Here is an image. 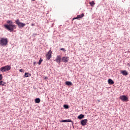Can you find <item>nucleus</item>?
<instances>
[{
    "label": "nucleus",
    "instance_id": "393cba45",
    "mask_svg": "<svg viewBox=\"0 0 130 130\" xmlns=\"http://www.w3.org/2000/svg\"><path fill=\"white\" fill-rule=\"evenodd\" d=\"M31 26H35V23H32L31 24Z\"/></svg>",
    "mask_w": 130,
    "mask_h": 130
},
{
    "label": "nucleus",
    "instance_id": "f03ea898",
    "mask_svg": "<svg viewBox=\"0 0 130 130\" xmlns=\"http://www.w3.org/2000/svg\"><path fill=\"white\" fill-rule=\"evenodd\" d=\"M9 43V40L7 38H1L0 45L2 46H7Z\"/></svg>",
    "mask_w": 130,
    "mask_h": 130
},
{
    "label": "nucleus",
    "instance_id": "4be33fe9",
    "mask_svg": "<svg viewBox=\"0 0 130 130\" xmlns=\"http://www.w3.org/2000/svg\"><path fill=\"white\" fill-rule=\"evenodd\" d=\"M3 80V75L0 74V81H2Z\"/></svg>",
    "mask_w": 130,
    "mask_h": 130
},
{
    "label": "nucleus",
    "instance_id": "f3484780",
    "mask_svg": "<svg viewBox=\"0 0 130 130\" xmlns=\"http://www.w3.org/2000/svg\"><path fill=\"white\" fill-rule=\"evenodd\" d=\"M40 101H41V100H40V99H39V98H37L35 99L36 103H40Z\"/></svg>",
    "mask_w": 130,
    "mask_h": 130
},
{
    "label": "nucleus",
    "instance_id": "20e7f679",
    "mask_svg": "<svg viewBox=\"0 0 130 130\" xmlns=\"http://www.w3.org/2000/svg\"><path fill=\"white\" fill-rule=\"evenodd\" d=\"M15 23L18 25L19 28H23L26 26V24L21 22L19 19L16 20Z\"/></svg>",
    "mask_w": 130,
    "mask_h": 130
},
{
    "label": "nucleus",
    "instance_id": "412c9836",
    "mask_svg": "<svg viewBox=\"0 0 130 130\" xmlns=\"http://www.w3.org/2000/svg\"><path fill=\"white\" fill-rule=\"evenodd\" d=\"M42 61H43V60L42 59L40 58L39 61V62H38L39 64V65L41 64V62H42Z\"/></svg>",
    "mask_w": 130,
    "mask_h": 130
},
{
    "label": "nucleus",
    "instance_id": "c85d7f7f",
    "mask_svg": "<svg viewBox=\"0 0 130 130\" xmlns=\"http://www.w3.org/2000/svg\"><path fill=\"white\" fill-rule=\"evenodd\" d=\"M32 1H33L34 2L35 0H32Z\"/></svg>",
    "mask_w": 130,
    "mask_h": 130
},
{
    "label": "nucleus",
    "instance_id": "5701e85b",
    "mask_svg": "<svg viewBox=\"0 0 130 130\" xmlns=\"http://www.w3.org/2000/svg\"><path fill=\"white\" fill-rule=\"evenodd\" d=\"M19 72H20L21 73H24V70H23V69H20V70H19Z\"/></svg>",
    "mask_w": 130,
    "mask_h": 130
},
{
    "label": "nucleus",
    "instance_id": "f8f14e48",
    "mask_svg": "<svg viewBox=\"0 0 130 130\" xmlns=\"http://www.w3.org/2000/svg\"><path fill=\"white\" fill-rule=\"evenodd\" d=\"M108 84H109L110 85H113V84H114V81L110 79H108Z\"/></svg>",
    "mask_w": 130,
    "mask_h": 130
},
{
    "label": "nucleus",
    "instance_id": "b1692460",
    "mask_svg": "<svg viewBox=\"0 0 130 130\" xmlns=\"http://www.w3.org/2000/svg\"><path fill=\"white\" fill-rule=\"evenodd\" d=\"M60 50H62V51H64V52H65V51H66V49H64V48H61L60 49Z\"/></svg>",
    "mask_w": 130,
    "mask_h": 130
},
{
    "label": "nucleus",
    "instance_id": "cd10ccee",
    "mask_svg": "<svg viewBox=\"0 0 130 130\" xmlns=\"http://www.w3.org/2000/svg\"><path fill=\"white\" fill-rule=\"evenodd\" d=\"M45 79H47V77H45Z\"/></svg>",
    "mask_w": 130,
    "mask_h": 130
},
{
    "label": "nucleus",
    "instance_id": "9d476101",
    "mask_svg": "<svg viewBox=\"0 0 130 130\" xmlns=\"http://www.w3.org/2000/svg\"><path fill=\"white\" fill-rule=\"evenodd\" d=\"M84 16H85V15H84V14L82 13L81 15H77L76 17L73 18V20H76V19H81L83 18Z\"/></svg>",
    "mask_w": 130,
    "mask_h": 130
},
{
    "label": "nucleus",
    "instance_id": "6ab92c4d",
    "mask_svg": "<svg viewBox=\"0 0 130 130\" xmlns=\"http://www.w3.org/2000/svg\"><path fill=\"white\" fill-rule=\"evenodd\" d=\"M89 5H90L91 7H94V5H95V2H94V1H92L91 2L89 3Z\"/></svg>",
    "mask_w": 130,
    "mask_h": 130
},
{
    "label": "nucleus",
    "instance_id": "6e6552de",
    "mask_svg": "<svg viewBox=\"0 0 130 130\" xmlns=\"http://www.w3.org/2000/svg\"><path fill=\"white\" fill-rule=\"evenodd\" d=\"M61 60V56H57L55 61H56L58 63H60V61Z\"/></svg>",
    "mask_w": 130,
    "mask_h": 130
},
{
    "label": "nucleus",
    "instance_id": "7ed1b4c3",
    "mask_svg": "<svg viewBox=\"0 0 130 130\" xmlns=\"http://www.w3.org/2000/svg\"><path fill=\"white\" fill-rule=\"evenodd\" d=\"M12 69V67H11V66H6L5 67H3L0 69L1 72H2V73L6 72H9L10 70Z\"/></svg>",
    "mask_w": 130,
    "mask_h": 130
},
{
    "label": "nucleus",
    "instance_id": "9b49d317",
    "mask_svg": "<svg viewBox=\"0 0 130 130\" xmlns=\"http://www.w3.org/2000/svg\"><path fill=\"white\" fill-rule=\"evenodd\" d=\"M7 85V82L0 80V86H6Z\"/></svg>",
    "mask_w": 130,
    "mask_h": 130
},
{
    "label": "nucleus",
    "instance_id": "2eb2a0df",
    "mask_svg": "<svg viewBox=\"0 0 130 130\" xmlns=\"http://www.w3.org/2000/svg\"><path fill=\"white\" fill-rule=\"evenodd\" d=\"M65 84L67 86H72V85H73V83H72V82L71 81H66L65 82Z\"/></svg>",
    "mask_w": 130,
    "mask_h": 130
},
{
    "label": "nucleus",
    "instance_id": "dca6fc26",
    "mask_svg": "<svg viewBox=\"0 0 130 130\" xmlns=\"http://www.w3.org/2000/svg\"><path fill=\"white\" fill-rule=\"evenodd\" d=\"M85 117V115L83 114H80L79 116H78V119H82V118H84Z\"/></svg>",
    "mask_w": 130,
    "mask_h": 130
},
{
    "label": "nucleus",
    "instance_id": "a211bd4d",
    "mask_svg": "<svg viewBox=\"0 0 130 130\" xmlns=\"http://www.w3.org/2000/svg\"><path fill=\"white\" fill-rule=\"evenodd\" d=\"M29 77V73L26 72L24 75V78H28Z\"/></svg>",
    "mask_w": 130,
    "mask_h": 130
},
{
    "label": "nucleus",
    "instance_id": "ddd939ff",
    "mask_svg": "<svg viewBox=\"0 0 130 130\" xmlns=\"http://www.w3.org/2000/svg\"><path fill=\"white\" fill-rule=\"evenodd\" d=\"M121 73L123 76H127V75H128V73H127V72H126L125 70L122 71Z\"/></svg>",
    "mask_w": 130,
    "mask_h": 130
},
{
    "label": "nucleus",
    "instance_id": "0eeeda50",
    "mask_svg": "<svg viewBox=\"0 0 130 130\" xmlns=\"http://www.w3.org/2000/svg\"><path fill=\"white\" fill-rule=\"evenodd\" d=\"M120 99H121V100H122V101H123V102H124L125 101H127V100H128V98H127V97H126L125 95H121L120 96Z\"/></svg>",
    "mask_w": 130,
    "mask_h": 130
},
{
    "label": "nucleus",
    "instance_id": "423d86ee",
    "mask_svg": "<svg viewBox=\"0 0 130 130\" xmlns=\"http://www.w3.org/2000/svg\"><path fill=\"white\" fill-rule=\"evenodd\" d=\"M70 60V57L68 56H64L62 57L61 61L63 62H68Z\"/></svg>",
    "mask_w": 130,
    "mask_h": 130
},
{
    "label": "nucleus",
    "instance_id": "4468645a",
    "mask_svg": "<svg viewBox=\"0 0 130 130\" xmlns=\"http://www.w3.org/2000/svg\"><path fill=\"white\" fill-rule=\"evenodd\" d=\"M61 122H72V121L71 119L63 120L61 121Z\"/></svg>",
    "mask_w": 130,
    "mask_h": 130
},
{
    "label": "nucleus",
    "instance_id": "aec40b11",
    "mask_svg": "<svg viewBox=\"0 0 130 130\" xmlns=\"http://www.w3.org/2000/svg\"><path fill=\"white\" fill-rule=\"evenodd\" d=\"M63 107H64V108H65V109H68L69 105H63Z\"/></svg>",
    "mask_w": 130,
    "mask_h": 130
},
{
    "label": "nucleus",
    "instance_id": "39448f33",
    "mask_svg": "<svg viewBox=\"0 0 130 130\" xmlns=\"http://www.w3.org/2000/svg\"><path fill=\"white\" fill-rule=\"evenodd\" d=\"M52 54V51H51V50H50L46 55V58L48 59V60H49L50 58H51Z\"/></svg>",
    "mask_w": 130,
    "mask_h": 130
},
{
    "label": "nucleus",
    "instance_id": "bb28decb",
    "mask_svg": "<svg viewBox=\"0 0 130 130\" xmlns=\"http://www.w3.org/2000/svg\"><path fill=\"white\" fill-rule=\"evenodd\" d=\"M28 76H29V77H31V74H29Z\"/></svg>",
    "mask_w": 130,
    "mask_h": 130
},
{
    "label": "nucleus",
    "instance_id": "f257e3e1",
    "mask_svg": "<svg viewBox=\"0 0 130 130\" xmlns=\"http://www.w3.org/2000/svg\"><path fill=\"white\" fill-rule=\"evenodd\" d=\"M7 23L8 24L4 25V27L7 30H8V31L13 32L14 29H17V25L13 24V21H12V20H8Z\"/></svg>",
    "mask_w": 130,
    "mask_h": 130
},
{
    "label": "nucleus",
    "instance_id": "1a4fd4ad",
    "mask_svg": "<svg viewBox=\"0 0 130 130\" xmlns=\"http://www.w3.org/2000/svg\"><path fill=\"white\" fill-rule=\"evenodd\" d=\"M87 122H88V119H84L81 121V125H86Z\"/></svg>",
    "mask_w": 130,
    "mask_h": 130
},
{
    "label": "nucleus",
    "instance_id": "a878e982",
    "mask_svg": "<svg viewBox=\"0 0 130 130\" xmlns=\"http://www.w3.org/2000/svg\"><path fill=\"white\" fill-rule=\"evenodd\" d=\"M34 66H36V62H34Z\"/></svg>",
    "mask_w": 130,
    "mask_h": 130
}]
</instances>
